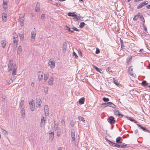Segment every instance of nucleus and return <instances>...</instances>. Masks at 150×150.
Wrapping results in <instances>:
<instances>
[{
    "instance_id": "nucleus-1",
    "label": "nucleus",
    "mask_w": 150,
    "mask_h": 150,
    "mask_svg": "<svg viewBox=\"0 0 150 150\" xmlns=\"http://www.w3.org/2000/svg\"><path fill=\"white\" fill-rule=\"evenodd\" d=\"M24 14H21L19 15V20L21 22V26H23L24 25Z\"/></svg>"
},
{
    "instance_id": "nucleus-2",
    "label": "nucleus",
    "mask_w": 150,
    "mask_h": 150,
    "mask_svg": "<svg viewBox=\"0 0 150 150\" xmlns=\"http://www.w3.org/2000/svg\"><path fill=\"white\" fill-rule=\"evenodd\" d=\"M148 2L147 1H144L143 2H142L138 5V6L137 7V9H139L141 8H142L144 6L147 4H148Z\"/></svg>"
},
{
    "instance_id": "nucleus-3",
    "label": "nucleus",
    "mask_w": 150,
    "mask_h": 150,
    "mask_svg": "<svg viewBox=\"0 0 150 150\" xmlns=\"http://www.w3.org/2000/svg\"><path fill=\"white\" fill-rule=\"evenodd\" d=\"M49 65L50 66L51 69H53L55 67V63L54 60L53 59H50L49 61Z\"/></svg>"
},
{
    "instance_id": "nucleus-4",
    "label": "nucleus",
    "mask_w": 150,
    "mask_h": 150,
    "mask_svg": "<svg viewBox=\"0 0 150 150\" xmlns=\"http://www.w3.org/2000/svg\"><path fill=\"white\" fill-rule=\"evenodd\" d=\"M30 107L31 110L32 111L34 110L35 103L33 100H32L29 103Z\"/></svg>"
},
{
    "instance_id": "nucleus-5",
    "label": "nucleus",
    "mask_w": 150,
    "mask_h": 150,
    "mask_svg": "<svg viewBox=\"0 0 150 150\" xmlns=\"http://www.w3.org/2000/svg\"><path fill=\"white\" fill-rule=\"evenodd\" d=\"M108 121L110 124H113L115 122L114 117L112 116H110L108 119Z\"/></svg>"
},
{
    "instance_id": "nucleus-6",
    "label": "nucleus",
    "mask_w": 150,
    "mask_h": 150,
    "mask_svg": "<svg viewBox=\"0 0 150 150\" xmlns=\"http://www.w3.org/2000/svg\"><path fill=\"white\" fill-rule=\"evenodd\" d=\"M13 61L12 60H9L8 65V71L12 70L13 69Z\"/></svg>"
},
{
    "instance_id": "nucleus-7",
    "label": "nucleus",
    "mask_w": 150,
    "mask_h": 150,
    "mask_svg": "<svg viewBox=\"0 0 150 150\" xmlns=\"http://www.w3.org/2000/svg\"><path fill=\"white\" fill-rule=\"evenodd\" d=\"M114 112L115 115H118V116L122 118L123 116V115L120 113L118 110H114Z\"/></svg>"
},
{
    "instance_id": "nucleus-8",
    "label": "nucleus",
    "mask_w": 150,
    "mask_h": 150,
    "mask_svg": "<svg viewBox=\"0 0 150 150\" xmlns=\"http://www.w3.org/2000/svg\"><path fill=\"white\" fill-rule=\"evenodd\" d=\"M71 137L73 141L75 140V135L74 131L73 129H72L71 131Z\"/></svg>"
},
{
    "instance_id": "nucleus-9",
    "label": "nucleus",
    "mask_w": 150,
    "mask_h": 150,
    "mask_svg": "<svg viewBox=\"0 0 150 150\" xmlns=\"http://www.w3.org/2000/svg\"><path fill=\"white\" fill-rule=\"evenodd\" d=\"M54 81V78L52 77H50L48 82L49 85L52 86L53 84V81Z\"/></svg>"
},
{
    "instance_id": "nucleus-10",
    "label": "nucleus",
    "mask_w": 150,
    "mask_h": 150,
    "mask_svg": "<svg viewBox=\"0 0 150 150\" xmlns=\"http://www.w3.org/2000/svg\"><path fill=\"white\" fill-rule=\"evenodd\" d=\"M40 3L39 2H38L36 4L35 7V11L36 12H38L40 11Z\"/></svg>"
},
{
    "instance_id": "nucleus-11",
    "label": "nucleus",
    "mask_w": 150,
    "mask_h": 150,
    "mask_svg": "<svg viewBox=\"0 0 150 150\" xmlns=\"http://www.w3.org/2000/svg\"><path fill=\"white\" fill-rule=\"evenodd\" d=\"M36 31H32L31 32V40H32V39H33L34 40L35 39V38L36 35Z\"/></svg>"
},
{
    "instance_id": "nucleus-12",
    "label": "nucleus",
    "mask_w": 150,
    "mask_h": 150,
    "mask_svg": "<svg viewBox=\"0 0 150 150\" xmlns=\"http://www.w3.org/2000/svg\"><path fill=\"white\" fill-rule=\"evenodd\" d=\"M2 20L4 22H6L7 20V15L6 13H3L2 14Z\"/></svg>"
},
{
    "instance_id": "nucleus-13",
    "label": "nucleus",
    "mask_w": 150,
    "mask_h": 150,
    "mask_svg": "<svg viewBox=\"0 0 150 150\" xmlns=\"http://www.w3.org/2000/svg\"><path fill=\"white\" fill-rule=\"evenodd\" d=\"M45 120L44 117H42L40 123V125L41 127H43L45 122Z\"/></svg>"
},
{
    "instance_id": "nucleus-14",
    "label": "nucleus",
    "mask_w": 150,
    "mask_h": 150,
    "mask_svg": "<svg viewBox=\"0 0 150 150\" xmlns=\"http://www.w3.org/2000/svg\"><path fill=\"white\" fill-rule=\"evenodd\" d=\"M54 132H52L49 133V139L50 140L52 141L54 138Z\"/></svg>"
},
{
    "instance_id": "nucleus-15",
    "label": "nucleus",
    "mask_w": 150,
    "mask_h": 150,
    "mask_svg": "<svg viewBox=\"0 0 150 150\" xmlns=\"http://www.w3.org/2000/svg\"><path fill=\"white\" fill-rule=\"evenodd\" d=\"M1 45L2 47L4 48L5 47L6 45V41L4 40H1Z\"/></svg>"
},
{
    "instance_id": "nucleus-16",
    "label": "nucleus",
    "mask_w": 150,
    "mask_h": 150,
    "mask_svg": "<svg viewBox=\"0 0 150 150\" xmlns=\"http://www.w3.org/2000/svg\"><path fill=\"white\" fill-rule=\"evenodd\" d=\"M137 125L138 127H140L141 129H142L143 130V131L147 132H149V131L148 130L146 129V128L143 127L141 125H140L138 124H137Z\"/></svg>"
},
{
    "instance_id": "nucleus-17",
    "label": "nucleus",
    "mask_w": 150,
    "mask_h": 150,
    "mask_svg": "<svg viewBox=\"0 0 150 150\" xmlns=\"http://www.w3.org/2000/svg\"><path fill=\"white\" fill-rule=\"evenodd\" d=\"M78 117L79 120V121H81L83 123H85L86 121H85L84 118L83 117H82L81 116H79Z\"/></svg>"
},
{
    "instance_id": "nucleus-18",
    "label": "nucleus",
    "mask_w": 150,
    "mask_h": 150,
    "mask_svg": "<svg viewBox=\"0 0 150 150\" xmlns=\"http://www.w3.org/2000/svg\"><path fill=\"white\" fill-rule=\"evenodd\" d=\"M85 101V98L82 97L79 99V103L81 104H82L84 103Z\"/></svg>"
},
{
    "instance_id": "nucleus-19",
    "label": "nucleus",
    "mask_w": 150,
    "mask_h": 150,
    "mask_svg": "<svg viewBox=\"0 0 150 150\" xmlns=\"http://www.w3.org/2000/svg\"><path fill=\"white\" fill-rule=\"evenodd\" d=\"M44 111L45 114H48L49 108L48 105H45L44 107Z\"/></svg>"
},
{
    "instance_id": "nucleus-20",
    "label": "nucleus",
    "mask_w": 150,
    "mask_h": 150,
    "mask_svg": "<svg viewBox=\"0 0 150 150\" xmlns=\"http://www.w3.org/2000/svg\"><path fill=\"white\" fill-rule=\"evenodd\" d=\"M113 81L114 83L117 86H121V85L120 83H118V81H117L116 80L115 78H113Z\"/></svg>"
},
{
    "instance_id": "nucleus-21",
    "label": "nucleus",
    "mask_w": 150,
    "mask_h": 150,
    "mask_svg": "<svg viewBox=\"0 0 150 150\" xmlns=\"http://www.w3.org/2000/svg\"><path fill=\"white\" fill-rule=\"evenodd\" d=\"M21 115L22 117H24L25 114V109L24 108H22L21 110Z\"/></svg>"
},
{
    "instance_id": "nucleus-22",
    "label": "nucleus",
    "mask_w": 150,
    "mask_h": 150,
    "mask_svg": "<svg viewBox=\"0 0 150 150\" xmlns=\"http://www.w3.org/2000/svg\"><path fill=\"white\" fill-rule=\"evenodd\" d=\"M122 141V139L120 137H118L116 139V142L117 143H121V142Z\"/></svg>"
},
{
    "instance_id": "nucleus-23",
    "label": "nucleus",
    "mask_w": 150,
    "mask_h": 150,
    "mask_svg": "<svg viewBox=\"0 0 150 150\" xmlns=\"http://www.w3.org/2000/svg\"><path fill=\"white\" fill-rule=\"evenodd\" d=\"M42 103L41 100L40 99H37L36 100V103L38 104V107H40L41 104Z\"/></svg>"
},
{
    "instance_id": "nucleus-24",
    "label": "nucleus",
    "mask_w": 150,
    "mask_h": 150,
    "mask_svg": "<svg viewBox=\"0 0 150 150\" xmlns=\"http://www.w3.org/2000/svg\"><path fill=\"white\" fill-rule=\"evenodd\" d=\"M22 47L21 46H19L18 49L17 53L18 54H20L22 52Z\"/></svg>"
},
{
    "instance_id": "nucleus-25",
    "label": "nucleus",
    "mask_w": 150,
    "mask_h": 150,
    "mask_svg": "<svg viewBox=\"0 0 150 150\" xmlns=\"http://www.w3.org/2000/svg\"><path fill=\"white\" fill-rule=\"evenodd\" d=\"M13 43H14V45H15V44H16L15 45H16V46H17V38L16 37L15 38V37H14L13 38Z\"/></svg>"
},
{
    "instance_id": "nucleus-26",
    "label": "nucleus",
    "mask_w": 150,
    "mask_h": 150,
    "mask_svg": "<svg viewBox=\"0 0 150 150\" xmlns=\"http://www.w3.org/2000/svg\"><path fill=\"white\" fill-rule=\"evenodd\" d=\"M49 76L48 73L44 74V81L45 82L47 79L48 77Z\"/></svg>"
},
{
    "instance_id": "nucleus-27",
    "label": "nucleus",
    "mask_w": 150,
    "mask_h": 150,
    "mask_svg": "<svg viewBox=\"0 0 150 150\" xmlns=\"http://www.w3.org/2000/svg\"><path fill=\"white\" fill-rule=\"evenodd\" d=\"M19 36L20 37L21 39H23L24 36V33L22 32L19 33Z\"/></svg>"
},
{
    "instance_id": "nucleus-28",
    "label": "nucleus",
    "mask_w": 150,
    "mask_h": 150,
    "mask_svg": "<svg viewBox=\"0 0 150 150\" xmlns=\"http://www.w3.org/2000/svg\"><path fill=\"white\" fill-rule=\"evenodd\" d=\"M3 8L4 9H6L7 8V3L6 1L3 0Z\"/></svg>"
},
{
    "instance_id": "nucleus-29",
    "label": "nucleus",
    "mask_w": 150,
    "mask_h": 150,
    "mask_svg": "<svg viewBox=\"0 0 150 150\" xmlns=\"http://www.w3.org/2000/svg\"><path fill=\"white\" fill-rule=\"evenodd\" d=\"M131 67H130L129 68V72L131 75L132 76L133 75V73L132 72L133 71V69L132 68H131Z\"/></svg>"
},
{
    "instance_id": "nucleus-30",
    "label": "nucleus",
    "mask_w": 150,
    "mask_h": 150,
    "mask_svg": "<svg viewBox=\"0 0 150 150\" xmlns=\"http://www.w3.org/2000/svg\"><path fill=\"white\" fill-rule=\"evenodd\" d=\"M66 27L67 28V30L70 33H74V32L73 30L72 29L71 30V28L69 26H67V25H66Z\"/></svg>"
},
{
    "instance_id": "nucleus-31",
    "label": "nucleus",
    "mask_w": 150,
    "mask_h": 150,
    "mask_svg": "<svg viewBox=\"0 0 150 150\" xmlns=\"http://www.w3.org/2000/svg\"><path fill=\"white\" fill-rule=\"evenodd\" d=\"M68 15L70 16L74 17V16H75V14L73 13L69 12L68 13Z\"/></svg>"
},
{
    "instance_id": "nucleus-32",
    "label": "nucleus",
    "mask_w": 150,
    "mask_h": 150,
    "mask_svg": "<svg viewBox=\"0 0 150 150\" xmlns=\"http://www.w3.org/2000/svg\"><path fill=\"white\" fill-rule=\"evenodd\" d=\"M24 100H21L20 104L19 107L22 108L23 105L24 104Z\"/></svg>"
},
{
    "instance_id": "nucleus-33",
    "label": "nucleus",
    "mask_w": 150,
    "mask_h": 150,
    "mask_svg": "<svg viewBox=\"0 0 150 150\" xmlns=\"http://www.w3.org/2000/svg\"><path fill=\"white\" fill-rule=\"evenodd\" d=\"M127 144L124 143H122V144H120V147L125 148L126 147Z\"/></svg>"
},
{
    "instance_id": "nucleus-34",
    "label": "nucleus",
    "mask_w": 150,
    "mask_h": 150,
    "mask_svg": "<svg viewBox=\"0 0 150 150\" xmlns=\"http://www.w3.org/2000/svg\"><path fill=\"white\" fill-rule=\"evenodd\" d=\"M85 25V24L84 22H81L79 25V27L81 28H82Z\"/></svg>"
},
{
    "instance_id": "nucleus-35",
    "label": "nucleus",
    "mask_w": 150,
    "mask_h": 150,
    "mask_svg": "<svg viewBox=\"0 0 150 150\" xmlns=\"http://www.w3.org/2000/svg\"><path fill=\"white\" fill-rule=\"evenodd\" d=\"M142 85L145 86H148V83H146V81H143L142 82Z\"/></svg>"
},
{
    "instance_id": "nucleus-36",
    "label": "nucleus",
    "mask_w": 150,
    "mask_h": 150,
    "mask_svg": "<svg viewBox=\"0 0 150 150\" xmlns=\"http://www.w3.org/2000/svg\"><path fill=\"white\" fill-rule=\"evenodd\" d=\"M1 130L2 131V133L3 134H8V132L5 129H1Z\"/></svg>"
},
{
    "instance_id": "nucleus-37",
    "label": "nucleus",
    "mask_w": 150,
    "mask_h": 150,
    "mask_svg": "<svg viewBox=\"0 0 150 150\" xmlns=\"http://www.w3.org/2000/svg\"><path fill=\"white\" fill-rule=\"evenodd\" d=\"M93 68L95 69L96 71L100 72V69L98 67L94 65H93Z\"/></svg>"
},
{
    "instance_id": "nucleus-38",
    "label": "nucleus",
    "mask_w": 150,
    "mask_h": 150,
    "mask_svg": "<svg viewBox=\"0 0 150 150\" xmlns=\"http://www.w3.org/2000/svg\"><path fill=\"white\" fill-rule=\"evenodd\" d=\"M107 105L106 103H102L101 105V107H102L103 108H105L106 107H107Z\"/></svg>"
},
{
    "instance_id": "nucleus-39",
    "label": "nucleus",
    "mask_w": 150,
    "mask_h": 150,
    "mask_svg": "<svg viewBox=\"0 0 150 150\" xmlns=\"http://www.w3.org/2000/svg\"><path fill=\"white\" fill-rule=\"evenodd\" d=\"M13 69L12 74L13 75H16V68L15 67L14 68V69Z\"/></svg>"
},
{
    "instance_id": "nucleus-40",
    "label": "nucleus",
    "mask_w": 150,
    "mask_h": 150,
    "mask_svg": "<svg viewBox=\"0 0 150 150\" xmlns=\"http://www.w3.org/2000/svg\"><path fill=\"white\" fill-rule=\"evenodd\" d=\"M103 100L105 102H108L109 100L108 98H107L105 97L103 98Z\"/></svg>"
},
{
    "instance_id": "nucleus-41",
    "label": "nucleus",
    "mask_w": 150,
    "mask_h": 150,
    "mask_svg": "<svg viewBox=\"0 0 150 150\" xmlns=\"http://www.w3.org/2000/svg\"><path fill=\"white\" fill-rule=\"evenodd\" d=\"M43 74H39V75L38 76V79L39 81L41 79H42L43 77Z\"/></svg>"
},
{
    "instance_id": "nucleus-42",
    "label": "nucleus",
    "mask_w": 150,
    "mask_h": 150,
    "mask_svg": "<svg viewBox=\"0 0 150 150\" xmlns=\"http://www.w3.org/2000/svg\"><path fill=\"white\" fill-rule=\"evenodd\" d=\"M140 18L141 19V21L143 22L144 24L145 22V20L143 16L142 15H141V16H140Z\"/></svg>"
},
{
    "instance_id": "nucleus-43",
    "label": "nucleus",
    "mask_w": 150,
    "mask_h": 150,
    "mask_svg": "<svg viewBox=\"0 0 150 150\" xmlns=\"http://www.w3.org/2000/svg\"><path fill=\"white\" fill-rule=\"evenodd\" d=\"M48 87H46L44 89L45 92V94H47L48 93Z\"/></svg>"
},
{
    "instance_id": "nucleus-44",
    "label": "nucleus",
    "mask_w": 150,
    "mask_h": 150,
    "mask_svg": "<svg viewBox=\"0 0 150 150\" xmlns=\"http://www.w3.org/2000/svg\"><path fill=\"white\" fill-rule=\"evenodd\" d=\"M138 18L139 17H138V16L135 15L133 18V20L134 21H136L137 20Z\"/></svg>"
},
{
    "instance_id": "nucleus-45",
    "label": "nucleus",
    "mask_w": 150,
    "mask_h": 150,
    "mask_svg": "<svg viewBox=\"0 0 150 150\" xmlns=\"http://www.w3.org/2000/svg\"><path fill=\"white\" fill-rule=\"evenodd\" d=\"M71 29H72L73 31H74V30H75V31H79V30L78 29H77L76 27L71 28Z\"/></svg>"
},
{
    "instance_id": "nucleus-46",
    "label": "nucleus",
    "mask_w": 150,
    "mask_h": 150,
    "mask_svg": "<svg viewBox=\"0 0 150 150\" xmlns=\"http://www.w3.org/2000/svg\"><path fill=\"white\" fill-rule=\"evenodd\" d=\"M73 55L75 56L76 58L77 59L78 58V56L77 55L76 53L74 51L73 52Z\"/></svg>"
},
{
    "instance_id": "nucleus-47",
    "label": "nucleus",
    "mask_w": 150,
    "mask_h": 150,
    "mask_svg": "<svg viewBox=\"0 0 150 150\" xmlns=\"http://www.w3.org/2000/svg\"><path fill=\"white\" fill-rule=\"evenodd\" d=\"M127 119L128 120H130L131 121L134 122V119H133L131 117H127Z\"/></svg>"
},
{
    "instance_id": "nucleus-48",
    "label": "nucleus",
    "mask_w": 150,
    "mask_h": 150,
    "mask_svg": "<svg viewBox=\"0 0 150 150\" xmlns=\"http://www.w3.org/2000/svg\"><path fill=\"white\" fill-rule=\"evenodd\" d=\"M107 106H110V105L112 104V103L111 102H108L107 103H106Z\"/></svg>"
},
{
    "instance_id": "nucleus-49",
    "label": "nucleus",
    "mask_w": 150,
    "mask_h": 150,
    "mask_svg": "<svg viewBox=\"0 0 150 150\" xmlns=\"http://www.w3.org/2000/svg\"><path fill=\"white\" fill-rule=\"evenodd\" d=\"M60 133H61V132L60 131H58L57 132V136L58 137H59L60 136Z\"/></svg>"
},
{
    "instance_id": "nucleus-50",
    "label": "nucleus",
    "mask_w": 150,
    "mask_h": 150,
    "mask_svg": "<svg viewBox=\"0 0 150 150\" xmlns=\"http://www.w3.org/2000/svg\"><path fill=\"white\" fill-rule=\"evenodd\" d=\"M114 146L117 147L118 148H120V144H117L115 143L114 145Z\"/></svg>"
},
{
    "instance_id": "nucleus-51",
    "label": "nucleus",
    "mask_w": 150,
    "mask_h": 150,
    "mask_svg": "<svg viewBox=\"0 0 150 150\" xmlns=\"http://www.w3.org/2000/svg\"><path fill=\"white\" fill-rule=\"evenodd\" d=\"M54 128H58V124L57 123H55V121L54 122Z\"/></svg>"
},
{
    "instance_id": "nucleus-52",
    "label": "nucleus",
    "mask_w": 150,
    "mask_h": 150,
    "mask_svg": "<svg viewBox=\"0 0 150 150\" xmlns=\"http://www.w3.org/2000/svg\"><path fill=\"white\" fill-rule=\"evenodd\" d=\"M100 51L98 48H96V54L100 53Z\"/></svg>"
},
{
    "instance_id": "nucleus-53",
    "label": "nucleus",
    "mask_w": 150,
    "mask_h": 150,
    "mask_svg": "<svg viewBox=\"0 0 150 150\" xmlns=\"http://www.w3.org/2000/svg\"><path fill=\"white\" fill-rule=\"evenodd\" d=\"M45 16V14H42V15H41V18L42 19H43L44 18Z\"/></svg>"
},
{
    "instance_id": "nucleus-54",
    "label": "nucleus",
    "mask_w": 150,
    "mask_h": 150,
    "mask_svg": "<svg viewBox=\"0 0 150 150\" xmlns=\"http://www.w3.org/2000/svg\"><path fill=\"white\" fill-rule=\"evenodd\" d=\"M79 55L80 56V57H82V53L81 52V51H80L79 52Z\"/></svg>"
},
{
    "instance_id": "nucleus-55",
    "label": "nucleus",
    "mask_w": 150,
    "mask_h": 150,
    "mask_svg": "<svg viewBox=\"0 0 150 150\" xmlns=\"http://www.w3.org/2000/svg\"><path fill=\"white\" fill-rule=\"evenodd\" d=\"M61 123L62 125H65V122L63 120H62Z\"/></svg>"
},
{
    "instance_id": "nucleus-56",
    "label": "nucleus",
    "mask_w": 150,
    "mask_h": 150,
    "mask_svg": "<svg viewBox=\"0 0 150 150\" xmlns=\"http://www.w3.org/2000/svg\"><path fill=\"white\" fill-rule=\"evenodd\" d=\"M111 105H110V107L113 108H115V106L114 104L112 103V104Z\"/></svg>"
},
{
    "instance_id": "nucleus-57",
    "label": "nucleus",
    "mask_w": 150,
    "mask_h": 150,
    "mask_svg": "<svg viewBox=\"0 0 150 150\" xmlns=\"http://www.w3.org/2000/svg\"><path fill=\"white\" fill-rule=\"evenodd\" d=\"M108 71L109 72H112V70L110 68H108Z\"/></svg>"
},
{
    "instance_id": "nucleus-58",
    "label": "nucleus",
    "mask_w": 150,
    "mask_h": 150,
    "mask_svg": "<svg viewBox=\"0 0 150 150\" xmlns=\"http://www.w3.org/2000/svg\"><path fill=\"white\" fill-rule=\"evenodd\" d=\"M146 8L148 9H150V5H148L147 6H146Z\"/></svg>"
},
{
    "instance_id": "nucleus-59",
    "label": "nucleus",
    "mask_w": 150,
    "mask_h": 150,
    "mask_svg": "<svg viewBox=\"0 0 150 150\" xmlns=\"http://www.w3.org/2000/svg\"><path fill=\"white\" fill-rule=\"evenodd\" d=\"M31 86L32 87H33L34 86V83L33 82H32L31 84Z\"/></svg>"
},
{
    "instance_id": "nucleus-60",
    "label": "nucleus",
    "mask_w": 150,
    "mask_h": 150,
    "mask_svg": "<svg viewBox=\"0 0 150 150\" xmlns=\"http://www.w3.org/2000/svg\"><path fill=\"white\" fill-rule=\"evenodd\" d=\"M115 144V143H113L112 142H111V143H110V145L114 146V145Z\"/></svg>"
},
{
    "instance_id": "nucleus-61",
    "label": "nucleus",
    "mask_w": 150,
    "mask_h": 150,
    "mask_svg": "<svg viewBox=\"0 0 150 150\" xmlns=\"http://www.w3.org/2000/svg\"><path fill=\"white\" fill-rule=\"evenodd\" d=\"M77 18L76 21H77L78 20H80L81 17L79 16H78Z\"/></svg>"
},
{
    "instance_id": "nucleus-62",
    "label": "nucleus",
    "mask_w": 150,
    "mask_h": 150,
    "mask_svg": "<svg viewBox=\"0 0 150 150\" xmlns=\"http://www.w3.org/2000/svg\"><path fill=\"white\" fill-rule=\"evenodd\" d=\"M107 142H108V143L110 144V143H111V142H112L111 141L108 140L107 139Z\"/></svg>"
},
{
    "instance_id": "nucleus-63",
    "label": "nucleus",
    "mask_w": 150,
    "mask_h": 150,
    "mask_svg": "<svg viewBox=\"0 0 150 150\" xmlns=\"http://www.w3.org/2000/svg\"><path fill=\"white\" fill-rule=\"evenodd\" d=\"M78 16L77 15H76V14H75V16H74V18L75 19H76L77 20V18H78L77 17H78Z\"/></svg>"
},
{
    "instance_id": "nucleus-64",
    "label": "nucleus",
    "mask_w": 150,
    "mask_h": 150,
    "mask_svg": "<svg viewBox=\"0 0 150 150\" xmlns=\"http://www.w3.org/2000/svg\"><path fill=\"white\" fill-rule=\"evenodd\" d=\"M6 97L5 96H3L2 97V98L4 100L6 98Z\"/></svg>"
}]
</instances>
